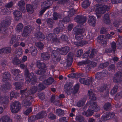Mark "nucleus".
Wrapping results in <instances>:
<instances>
[{
  "mask_svg": "<svg viewBox=\"0 0 122 122\" xmlns=\"http://www.w3.org/2000/svg\"><path fill=\"white\" fill-rule=\"evenodd\" d=\"M88 94L90 99L92 100L88 102L89 107L92 108L96 112L100 110V107L97 106V103L94 101L96 99L95 94L93 93L92 90L91 89L88 91Z\"/></svg>",
  "mask_w": 122,
  "mask_h": 122,
  "instance_id": "obj_1",
  "label": "nucleus"
},
{
  "mask_svg": "<svg viewBox=\"0 0 122 122\" xmlns=\"http://www.w3.org/2000/svg\"><path fill=\"white\" fill-rule=\"evenodd\" d=\"M37 67L40 70H36L35 71L36 73L38 75H42L46 72V65L43 63H41L40 61H38L36 63Z\"/></svg>",
  "mask_w": 122,
  "mask_h": 122,
  "instance_id": "obj_2",
  "label": "nucleus"
},
{
  "mask_svg": "<svg viewBox=\"0 0 122 122\" xmlns=\"http://www.w3.org/2000/svg\"><path fill=\"white\" fill-rule=\"evenodd\" d=\"M73 30L76 35L75 36L76 39L78 40L83 39V36L82 34L84 31L83 29L79 25L76 26L73 29Z\"/></svg>",
  "mask_w": 122,
  "mask_h": 122,
  "instance_id": "obj_3",
  "label": "nucleus"
},
{
  "mask_svg": "<svg viewBox=\"0 0 122 122\" xmlns=\"http://www.w3.org/2000/svg\"><path fill=\"white\" fill-rule=\"evenodd\" d=\"M96 6L97 8L95 11L97 13L103 14L105 13L106 11H108L109 10V7L104 4H99L96 5Z\"/></svg>",
  "mask_w": 122,
  "mask_h": 122,
  "instance_id": "obj_4",
  "label": "nucleus"
},
{
  "mask_svg": "<svg viewBox=\"0 0 122 122\" xmlns=\"http://www.w3.org/2000/svg\"><path fill=\"white\" fill-rule=\"evenodd\" d=\"M46 113L44 111H41L39 112L35 116L32 115L29 117L28 118L29 122H34L35 120H37L39 119L44 118L45 116Z\"/></svg>",
  "mask_w": 122,
  "mask_h": 122,
  "instance_id": "obj_5",
  "label": "nucleus"
},
{
  "mask_svg": "<svg viewBox=\"0 0 122 122\" xmlns=\"http://www.w3.org/2000/svg\"><path fill=\"white\" fill-rule=\"evenodd\" d=\"M52 4V2L51 0L46 1L44 2L43 4L45 6L39 12V16H42L46 10L50 8V6Z\"/></svg>",
  "mask_w": 122,
  "mask_h": 122,
  "instance_id": "obj_6",
  "label": "nucleus"
},
{
  "mask_svg": "<svg viewBox=\"0 0 122 122\" xmlns=\"http://www.w3.org/2000/svg\"><path fill=\"white\" fill-rule=\"evenodd\" d=\"M21 106L20 103L16 101L12 103L10 105V109L12 113H17L20 110Z\"/></svg>",
  "mask_w": 122,
  "mask_h": 122,
  "instance_id": "obj_7",
  "label": "nucleus"
},
{
  "mask_svg": "<svg viewBox=\"0 0 122 122\" xmlns=\"http://www.w3.org/2000/svg\"><path fill=\"white\" fill-rule=\"evenodd\" d=\"M10 23V21L7 19H5L2 21L1 23V26H0V33L5 32L6 31V30L4 28L9 26Z\"/></svg>",
  "mask_w": 122,
  "mask_h": 122,
  "instance_id": "obj_8",
  "label": "nucleus"
},
{
  "mask_svg": "<svg viewBox=\"0 0 122 122\" xmlns=\"http://www.w3.org/2000/svg\"><path fill=\"white\" fill-rule=\"evenodd\" d=\"M32 27L30 25L26 26L24 27L21 35L22 36L24 37H26L29 36V34L32 30Z\"/></svg>",
  "mask_w": 122,
  "mask_h": 122,
  "instance_id": "obj_9",
  "label": "nucleus"
},
{
  "mask_svg": "<svg viewBox=\"0 0 122 122\" xmlns=\"http://www.w3.org/2000/svg\"><path fill=\"white\" fill-rule=\"evenodd\" d=\"M26 81L28 83L31 82V83L32 85H34L36 82V78L33 72L30 73L28 76L26 77Z\"/></svg>",
  "mask_w": 122,
  "mask_h": 122,
  "instance_id": "obj_10",
  "label": "nucleus"
},
{
  "mask_svg": "<svg viewBox=\"0 0 122 122\" xmlns=\"http://www.w3.org/2000/svg\"><path fill=\"white\" fill-rule=\"evenodd\" d=\"M51 55L53 58L54 62H58L61 60V56L59 52L56 50L52 51Z\"/></svg>",
  "mask_w": 122,
  "mask_h": 122,
  "instance_id": "obj_11",
  "label": "nucleus"
},
{
  "mask_svg": "<svg viewBox=\"0 0 122 122\" xmlns=\"http://www.w3.org/2000/svg\"><path fill=\"white\" fill-rule=\"evenodd\" d=\"M114 115L115 114L114 112H109L102 115L101 117V119L103 121L105 122L107 120L113 119L114 118Z\"/></svg>",
  "mask_w": 122,
  "mask_h": 122,
  "instance_id": "obj_12",
  "label": "nucleus"
},
{
  "mask_svg": "<svg viewBox=\"0 0 122 122\" xmlns=\"http://www.w3.org/2000/svg\"><path fill=\"white\" fill-rule=\"evenodd\" d=\"M75 21L78 23L83 24L86 21V18L83 15H77L74 18Z\"/></svg>",
  "mask_w": 122,
  "mask_h": 122,
  "instance_id": "obj_13",
  "label": "nucleus"
},
{
  "mask_svg": "<svg viewBox=\"0 0 122 122\" xmlns=\"http://www.w3.org/2000/svg\"><path fill=\"white\" fill-rule=\"evenodd\" d=\"M122 73L119 71H117L113 78L114 82L115 83L120 84L122 80Z\"/></svg>",
  "mask_w": 122,
  "mask_h": 122,
  "instance_id": "obj_14",
  "label": "nucleus"
},
{
  "mask_svg": "<svg viewBox=\"0 0 122 122\" xmlns=\"http://www.w3.org/2000/svg\"><path fill=\"white\" fill-rule=\"evenodd\" d=\"M74 55L71 52L69 53L67 56L66 67H70L71 65L73 62Z\"/></svg>",
  "mask_w": 122,
  "mask_h": 122,
  "instance_id": "obj_15",
  "label": "nucleus"
},
{
  "mask_svg": "<svg viewBox=\"0 0 122 122\" xmlns=\"http://www.w3.org/2000/svg\"><path fill=\"white\" fill-rule=\"evenodd\" d=\"M104 38V36L100 35L97 37V40L98 41L100 42L102 46H106L107 43V40Z\"/></svg>",
  "mask_w": 122,
  "mask_h": 122,
  "instance_id": "obj_16",
  "label": "nucleus"
},
{
  "mask_svg": "<svg viewBox=\"0 0 122 122\" xmlns=\"http://www.w3.org/2000/svg\"><path fill=\"white\" fill-rule=\"evenodd\" d=\"M27 89H26L25 90H21L20 93L22 95L21 97L23 98H25L27 99H32L33 97L31 96H29L28 94L27 91Z\"/></svg>",
  "mask_w": 122,
  "mask_h": 122,
  "instance_id": "obj_17",
  "label": "nucleus"
},
{
  "mask_svg": "<svg viewBox=\"0 0 122 122\" xmlns=\"http://www.w3.org/2000/svg\"><path fill=\"white\" fill-rule=\"evenodd\" d=\"M79 81L81 84L89 85L92 81V80L86 78H80L79 79Z\"/></svg>",
  "mask_w": 122,
  "mask_h": 122,
  "instance_id": "obj_18",
  "label": "nucleus"
},
{
  "mask_svg": "<svg viewBox=\"0 0 122 122\" xmlns=\"http://www.w3.org/2000/svg\"><path fill=\"white\" fill-rule=\"evenodd\" d=\"M11 49L10 47H5L0 49V54H7L11 52Z\"/></svg>",
  "mask_w": 122,
  "mask_h": 122,
  "instance_id": "obj_19",
  "label": "nucleus"
},
{
  "mask_svg": "<svg viewBox=\"0 0 122 122\" xmlns=\"http://www.w3.org/2000/svg\"><path fill=\"white\" fill-rule=\"evenodd\" d=\"M96 19L95 17L93 16H90L88 20V22L89 25L93 26L95 25Z\"/></svg>",
  "mask_w": 122,
  "mask_h": 122,
  "instance_id": "obj_20",
  "label": "nucleus"
},
{
  "mask_svg": "<svg viewBox=\"0 0 122 122\" xmlns=\"http://www.w3.org/2000/svg\"><path fill=\"white\" fill-rule=\"evenodd\" d=\"M11 85L9 82H6L5 84L3 85L1 87V90L3 92H5L7 90L10 89Z\"/></svg>",
  "mask_w": 122,
  "mask_h": 122,
  "instance_id": "obj_21",
  "label": "nucleus"
},
{
  "mask_svg": "<svg viewBox=\"0 0 122 122\" xmlns=\"http://www.w3.org/2000/svg\"><path fill=\"white\" fill-rule=\"evenodd\" d=\"M51 37L50 40L54 44H56L59 43L60 42V39L58 38L56 36H55V35L54 34H51Z\"/></svg>",
  "mask_w": 122,
  "mask_h": 122,
  "instance_id": "obj_22",
  "label": "nucleus"
},
{
  "mask_svg": "<svg viewBox=\"0 0 122 122\" xmlns=\"http://www.w3.org/2000/svg\"><path fill=\"white\" fill-rule=\"evenodd\" d=\"M13 14L15 16V20L18 21L20 18L22 16V13L20 11L16 10L14 11Z\"/></svg>",
  "mask_w": 122,
  "mask_h": 122,
  "instance_id": "obj_23",
  "label": "nucleus"
},
{
  "mask_svg": "<svg viewBox=\"0 0 122 122\" xmlns=\"http://www.w3.org/2000/svg\"><path fill=\"white\" fill-rule=\"evenodd\" d=\"M88 43V41L84 40L80 41H79L75 42L74 44L77 47H82L84 45H86Z\"/></svg>",
  "mask_w": 122,
  "mask_h": 122,
  "instance_id": "obj_24",
  "label": "nucleus"
},
{
  "mask_svg": "<svg viewBox=\"0 0 122 122\" xmlns=\"http://www.w3.org/2000/svg\"><path fill=\"white\" fill-rule=\"evenodd\" d=\"M75 13V12L74 9H70L69 11H64L63 14L65 15L71 17Z\"/></svg>",
  "mask_w": 122,
  "mask_h": 122,
  "instance_id": "obj_25",
  "label": "nucleus"
},
{
  "mask_svg": "<svg viewBox=\"0 0 122 122\" xmlns=\"http://www.w3.org/2000/svg\"><path fill=\"white\" fill-rule=\"evenodd\" d=\"M69 48L68 46L63 47L59 49L60 53L62 55H65L69 51Z\"/></svg>",
  "mask_w": 122,
  "mask_h": 122,
  "instance_id": "obj_26",
  "label": "nucleus"
},
{
  "mask_svg": "<svg viewBox=\"0 0 122 122\" xmlns=\"http://www.w3.org/2000/svg\"><path fill=\"white\" fill-rule=\"evenodd\" d=\"M54 79L52 77H51L47 79L44 80L43 81V83L46 85H49L54 82Z\"/></svg>",
  "mask_w": 122,
  "mask_h": 122,
  "instance_id": "obj_27",
  "label": "nucleus"
},
{
  "mask_svg": "<svg viewBox=\"0 0 122 122\" xmlns=\"http://www.w3.org/2000/svg\"><path fill=\"white\" fill-rule=\"evenodd\" d=\"M15 86V89L17 90L22 89V87L24 85V83L22 82H16L14 84Z\"/></svg>",
  "mask_w": 122,
  "mask_h": 122,
  "instance_id": "obj_28",
  "label": "nucleus"
},
{
  "mask_svg": "<svg viewBox=\"0 0 122 122\" xmlns=\"http://www.w3.org/2000/svg\"><path fill=\"white\" fill-rule=\"evenodd\" d=\"M37 86H33L31 87L30 89L27 91V92L29 96L32 94L35 93L37 90Z\"/></svg>",
  "mask_w": 122,
  "mask_h": 122,
  "instance_id": "obj_29",
  "label": "nucleus"
},
{
  "mask_svg": "<svg viewBox=\"0 0 122 122\" xmlns=\"http://www.w3.org/2000/svg\"><path fill=\"white\" fill-rule=\"evenodd\" d=\"M94 113V111L90 109H88V110L84 111L83 112V115L86 116L87 117H90L92 116Z\"/></svg>",
  "mask_w": 122,
  "mask_h": 122,
  "instance_id": "obj_30",
  "label": "nucleus"
},
{
  "mask_svg": "<svg viewBox=\"0 0 122 122\" xmlns=\"http://www.w3.org/2000/svg\"><path fill=\"white\" fill-rule=\"evenodd\" d=\"M10 76V75L8 72H5L3 76V81L4 82L8 81Z\"/></svg>",
  "mask_w": 122,
  "mask_h": 122,
  "instance_id": "obj_31",
  "label": "nucleus"
},
{
  "mask_svg": "<svg viewBox=\"0 0 122 122\" xmlns=\"http://www.w3.org/2000/svg\"><path fill=\"white\" fill-rule=\"evenodd\" d=\"M23 27V25L21 23H19L17 25L15 28V30L17 32L20 33L21 32Z\"/></svg>",
  "mask_w": 122,
  "mask_h": 122,
  "instance_id": "obj_32",
  "label": "nucleus"
},
{
  "mask_svg": "<svg viewBox=\"0 0 122 122\" xmlns=\"http://www.w3.org/2000/svg\"><path fill=\"white\" fill-rule=\"evenodd\" d=\"M59 38L64 42L68 44L69 43L68 37L64 34H62Z\"/></svg>",
  "mask_w": 122,
  "mask_h": 122,
  "instance_id": "obj_33",
  "label": "nucleus"
},
{
  "mask_svg": "<svg viewBox=\"0 0 122 122\" xmlns=\"http://www.w3.org/2000/svg\"><path fill=\"white\" fill-rule=\"evenodd\" d=\"M30 51L32 55L33 56H36L37 54V50L36 48L33 46L30 47Z\"/></svg>",
  "mask_w": 122,
  "mask_h": 122,
  "instance_id": "obj_34",
  "label": "nucleus"
},
{
  "mask_svg": "<svg viewBox=\"0 0 122 122\" xmlns=\"http://www.w3.org/2000/svg\"><path fill=\"white\" fill-rule=\"evenodd\" d=\"M61 14L57 13L56 12H53L52 18L54 20H57L58 18L61 19Z\"/></svg>",
  "mask_w": 122,
  "mask_h": 122,
  "instance_id": "obj_35",
  "label": "nucleus"
},
{
  "mask_svg": "<svg viewBox=\"0 0 122 122\" xmlns=\"http://www.w3.org/2000/svg\"><path fill=\"white\" fill-rule=\"evenodd\" d=\"M109 16V15L107 14H106L104 15L103 17V21L104 23L108 24L110 22V18Z\"/></svg>",
  "mask_w": 122,
  "mask_h": 122,
  "instance_id": "obj_36",
  "label": "nucleus"
},
{
  "mask_svg": "<svg viewBox=\"0 0 122 122\" xmlns=\"http://www.w3.org/2000/svg\"><path fill=\"white\" fill-rule=\"evenodd\" d=\"M26 9L27 12L30 13L32 14L34 11V9L33 6L30 4H27L26 5Z\"/></svg>",
  "mask_w": 122,
  "mask_h": 122,
  "instance_id": "obj_37",
  "label": "nucleus"
},
{
  "mask_svg": "<svg viewBox=\"0 0 122 122\" xmlns=\"http://www.w3.org/2000/svg\"><path fill=\"white\" fill-rule=\"evenodd\" d=\"M87 61H88L87 64H88L87 65V67L90 68H92V67H95L97 65V63L93 61H90L89 60L87 59Z\"/></svg>",
  "mask_w": 122,
  "mask_h": 122,
  "instance_id": "obj_38",
  "label": "nucleus"
},
{
  "mask_svg": "<svg viewBox=\"0 0 122 122\" xmlns=\"http://www.w3.org/2000/svg\"><path fill=\"white\" fill-rule=\"evenodd\" d=\"M103 107L105 110L109 111L111 110L112 105L110 103L107 102L105 104Z\"/></svg>",
  "mask_w": 122,
  "mask_h": 122,
  "instance_id": "obj_39",
  "label": "nucleus"
},
{
  "mask_svg": "<svg viewBox=\"0 0 122 122\" xmlns=\"http://www.w3.org/2000/svg\"><path fill=\"white\" fill-rule=\"evenodd\" d=\"M2 122H12V120L10 117L7 116H4L1 118Z\"/></svg>",
  "mask_w": 122,
  "mask_h": 122,
  "instance_id": "obj_40",
  "label": "nucleus"
},
{
  "mask_svg": "<svg viewBox=\"0 0 122 122\" xmlns=\"http://www.w3.org/2000/svg\"><path fill=\"white\" fill-rule=\"evenodd\" d=\"M12 62L13 64L17 65L20 64L21 63V61L17 57H15L13 59Z\"/></svg>",
  "mask_w": 122,
  "mask_h": 122,
  "instance_id": "obj_41",
  "label": "nucleus"
},
{
  "mask_svg": "<svg viewBox=\"0 0 122 122\" xmlns=\"http://www.w3.org/2000/svg\"><path fill=\"white\" fill-rule=\"evenodd\" d=\"M56 113L57 115L59 117H61L64 115V111L61 109H56Z\"/></svg>",
  "mask_w": 122,
  "mask_h": 122,
  "instance_id": "obj_42",
  "label": "nucleus"
},
{
  "mask_svg": "<svg viewBox=\"0 0 122 122\" xmlns=\"http://www.w3.org/2000/svg\"><path fill=\"white\" fill-rule=\"evenodd\" d=\"M71 87L70 84L68 83L65 84L64 85L65 92L67 93H69Z\"/></svg>",
  "mask_w": 122,
  "mask_h": 122,
  "instance_id": "obj_43",
  "label": "nucleus"
},
{
  "mask_svg": "<svg viewBox=\"0 0 122 122\" xmlns=\"http://www.w3.org/2000/svg\"><path fill=\"white\" fill-rule=\"evenodd\" d=\"M46 22L47 23L50 27L52 28L53 27V24L54 23V21L51 18L48 19Z\"/></svg>",
  "mask_w": 122,
  "mask_h": 122,
  "instance_id": "obj_44",
  "label": "nucleus"
},
{
  "mask_svg": "<svg viewBox=\"0 0 122 122\" xmlns=\"http://www.w3.org/2000/svg\"><path fill=\"white\" fill-rule=\"evenodd\" d=\"M0 101H2L3 103L4 104H7L8 102V98L6 97H3L0 96Z\"/></svg>",
  "mask_w": 122,
  "mask_h": 122,
  "instance_id": "obj_45",
  "label": "nucleus"
},
{
  "mask_svg": "<svg viewBox=\"0 0 122 122\" xmlns=\"http://www.w3.org/2000/svg\"><path fill=\"white\" fill-rule=\"evenodd\" d=\"M41 57L42 59L45 60H49L50 56L46 54V53H43L41 54Z\"/></svg>",
  "mask_w": 122,
  "mask_h": 122,
  "instance_id": "obj_46",
  "label": "nucleus"
},
{
  "mask_svg": "<svg viewBox=\"0 0 122 122\" xmlns=\"http://www.w3.org/2000/svg\"><path fill=\"white\" fill-rule=\"evenodd\" d=\"M25 99L24 102L23 104V105L24 106L27 107L28 106H30L31 105V103L29 101L31 99H27L25 98H24Z\"/></svg>",
  "mask_w": 122,
  "mask_h": 122,
  "instance_id": "obj_47",
  "label": "nucleus"
},
{
  "mask_svg": "<svg viewBox=\"0 0 122 122\" xmlns=\"http://www.w3.org/2000/svg\"><path fill=\"white\" fill-rule=\"evenodd\" d=\"M95 79H97L99 80L102 79L104 77L101 72H98L96 73L95 75Z\"/></svg>",
  "mask_w": 122,
  "mask_h": 122,
  "instance_id": "obj_48",
  "label": "nucleus"
},
{
  "mask_svg": "<svg viewBox=\"0 0 122 122\" xmlns=\"http://www.w3.org/2000/svg\"><path fill=\"white\" fill-rule=\"evenodd\" d=\"M90 3L88 0H86L83 2L82 6L84 8H86L90 5Z\"/></svg>",
  "mask_w": 122,
  "mask_h": 122,
  "instance_id": "obj_49",
  "label": "nucleus"
},
{
  "mask_svg": "<svg viewBox=\"0 0 122 122\" xmlns=\"http://www.w3.org/2000/svg\"><path fill=\"white\" fill-rule=\"evenodd\" d=\"M76 120L79 122H85L84 118L83 117L81 116H76Z\"/></svg>",
  "mask_w": 122,
  "mask_h": 122,
  "instance_id": "obj_50",
  "label": "nucleus"
},
{
  "mask_svg": "<svg viewBox=\"0 0 122 122\" xmlns=\"http://www.w3.org/2000/svg\"><path fill=\"white\" fill-rule=\"evenodd\" d=\"M37 37L40 40H42L45 39L44 35L41 32H39L37 33Z\"/></svg>",
  "mask_w": 122,
  "mask_h": 122,
  "instance_id": "obj_51",
  "label": "nucleus"
},
{
  "mask_svg": "<svg viewBox=\"0 0 122 122\" xmlns=\"http://www.w3.org/2000/svg\"><path fill=\"white\" fill-rule=\"evenodd\" d=\"M10 96L11 98H12L13 97L16 98L19 97V93L17 92L12 91L10 93Z\"/></svg>",
  "mask_w": 122,
  "mask_h": 122,
  "instance_id": "obj_52",
  "label": "nucleus"
},
{
  "mask_svg": "<svg viewBox=\"0 0 122 122\" xmlns=\"http://www.w3.org/2000/svg\"><path fill=\"white\" fill-rule=\"evenodd\" d=\"M79 84L78 83L76 84L74 86L73 91L74 94H75L79 90Z\"/></svg>",
  "mask_w": 122,
  "mask_h": 122,
  "instance_id": "obj_53",
  "label": "nucleus"
},
{
  "mask_svg": "<svg viewBox=\"0 0 122 122\" xmlns=\"http://www.w3.org/2000/svg\"><path fill=\"white\" fill-rule=\"evenodd\" d=\"M14 80L15 81H20L24 80L23 76L19 74L15 77Z\"/></svg>",
  "mask_w": 122,
  "mask_h": 122,
  "instance_id": "obj_54",
  "label": "nucleus"
},
{
  "mask_svg": "<svg viewBox=\"0 0 122 122\" xmlns=\"http://www.w3.org/2000/svg\"><path fill=\"white\" fill-rule=\"evenodd\" d=\"M118 88V86H115L111 90L110 92L111 94L112 95L115 94L117 92Z\"/></svg>",
  "mask_w": 122,
  "mask_h": 122,
  "instance_id": "obj_55",
  "label": "nucleus"
},
{
  "mask_svg": "<svg viewBox=\"0 0 122 122\" xmlns=\"http://www.w3.org/2000/svg\"><path fill=\"white\" fill-rule=\"evenodd\" d=\"M17 39L16 36L15 35H13L11 37V40L10 41V43L13 44L15 42Z\"/></svg>",
  "mask_w": 122,
  "mask_h": 122,
  "instance_id": "obj_56",
  "label": "nucleus"
},
{
  "mask_svg": "<svg viewBox=\"0 0 122 122\" xmlns=\"http://www.w3.org/2000/svg\"><path fill=\"white\" fill-rule=\"evenodd\" d=\"M46 86L42 83H39L37 89L38 90L41 91L46 88Z\"/></svg>",
  "mask_w": 122,
  "mask_h": 122,
  "instance_id": "obj_57",
  "label": "nucleus"
},
{
  "mask_svg": "<svg viewBox=\"0 0 122 122\" xmlns=\"http://www.w3.org/2000/svg\"><path fill=\"white\" fill-rule=\"evenodd\" d=\"M111 47L112 49L113 52L114 53L116 49V44L114 41H113L111 44Z\"/></svg>",
  "mask_w": 122,
  "mask_h": 122,
  "instance_id": "obj_58",
  "label": "nucleus"
},
{
  "mask_svg": "<svg viewBox=\"0 0 122 122\" xmlns=\"http://www.w3.org/2000/svg\"><path fill=\"white\" fill-rule=\"evenodd\" d=\"M109 64V63L108 62L102 63L99 65V67L100 68H105L108 66Z\"/></svg>",
  "mask_w": 122,
  "mask_h": 122,
  "instance_id": "obj_59",
  "label": "nucleus"
},
{
  "mask_svg": "<svg viewBox=\"0 0 122 122\" xmlns=\"http://www.w3.org/2000/svg\"><path fill=\"white\" fill-rule=\"evenodd\" d=\"M25 4L24 2L22 0L20 1L18 3V5L20 8L23 7V10H25V8L23 6L25 5Z\"/></svg>",
  "mask_w": 122,
  "mask_h": 122,
  "instance_id": "obj_60",
  "label": "nucleus"
},
{
  "mask_svg": "<svg viewBox=\"0 0 122 122\" xmlns=\"http://www.w3.org/2000/svg\"><path fill=\"white\" fill-rule=\"evenodd\" d=\"M20 72V71L19 69H14L12 70V73L14 75H18Z\"/></svg>",
  "mask_w": 122,
  "mask_h": 122,
  "instance_id": "obj_61",
  "label": "nucleus"
},
{
  "mask_svg": "<svg viewBox=\"0 0 122 122\" xmlns=\"http://www.w3.org/2000/svg\"><path fill=\"white\" fill-rule=\"evenodd\" d=\"M36 45L37 47L41 50L43 49L44 46L43 44L41 42H37Z\"/></svg>",
  "mask_w": 122,
  "mask_h": 122,
  "instance_id": "obj_62",
  "label": "nucleus"
},
{
  "mask_svg": "<svg viewBox=\"0 0 122 122\" xmlns=\"http://www.w3.org/2000/svg\"><path fill=\"white\" fill-rule=\"evenodd\" d=\"M90 50L88 51H86L84 53L82 56V57L83 58H87L89 55V54L90 53Z\"/></svg>",
  "mask_w": 122,
  "mask_h": 122,
  "instance_id": "obj_63",
  "label": "nucleus"
},
{
  "mask_svg": "<svg viewBox=\"0 0 122 122\" xmlns=\"http://www.w3.org/2000/svg\"><path fill=\"white\" fill-rule=\"evenodd\" d=\"M48 116V118L51 120H53L56 118V116L51 113H49Z\"/></svg>",
  "mask_w": 122,
  "mask_h": 122,
  "instance_id": "obj_64",
  "label": "nucleus"
}]
</instances>
